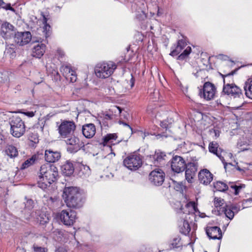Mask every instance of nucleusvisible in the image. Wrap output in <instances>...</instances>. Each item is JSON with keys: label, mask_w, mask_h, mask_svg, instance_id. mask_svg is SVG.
Segmentation results:
<instances>
[{"label": "nucleus", "mask_w": 252, "mask_h": 252, "mask_svg": "<svg viewBox=\"0 0 252 252\" xmlns=\"http://www.w3.org/2000/svg\"><path fill=\"white\" fill-rule=\"evenodd\" d=\"M36 110H32V111H25L21 112V113L23 114L24 115L29 117V118H32L33 117L36 113Z\"/></svg>", "instance_id": "a18cd8bd"}, {"label": "nucleus", "mask_w": 252, "mask_h": 252, "mask_svg": "<svg viewBox=\"0 0 252 252\" xmlns=\"http://www.w3.org/2000/svg\"><path fill=\"white\" fill-rule=\"evenodd\" d=\"M54 1L57 2V4L58 5V7H59L61 5H62L65 2L66 0H54Z\"/></svg>", "instance_id": "5fc2aeb1"}, {"label": "nucleus", "mask_w": 252, "mask_h": 252, "mask_svg": "<svg viewBox=\"0 0 252 252\" xmlns=\"http://www.w3.org/2000/svg\"><path fill=\"white\" fill-rule=\"evenodd\" d=\"M191 48L190 46H187V44L184 39L178 41L177 44L174 49L170 53L172 56H175L180 54L178 56L179 60H184L190 53Z\"/></svg>", "instance_id": "39448f33"}, {"label": "nucleus", "mask_w": 252, "mask_h": 252, "mask_svg": "<svg viewBox=\"0 0 252 252\" xmlns=\"http://www.w3.org/2000/svg\"><path fill=\"white\" fill-rule=\"evenodd\" d=\"M164 173L159 169L152 171L149 175V180L155 186H161L164 181Z\"/></svg>", "instance_id": "ddd939ff"}, {"label": "nucleus", "mask_w": 252, "mask_h": 252, "mask_svg": "<svg viewBox=\"0 0 252 252\" xmlns=\"http://www.w3.org/2000/svg\"><path fill=\"white\" fill-rule=\"evenodd\" d=\"M32 248L33 252H47L48 251L46 248L40 247L36 245H33Z\"/></svg>", "instance_id": "ea45409f"}, {"label": "nucleus", "mask_w": 252, "mask_h": 252, "mask_svg": "<svg viewBox=\"0 0 252 252\" xmlns=\"http://www.w3.org/2000/svg\"><path fill=\"white\" fill-rule=\"evenodd\" d=\"M112 110L115 113H117L118 111V114H120L122 112V109L118 106H114Z\"/></svg>", "instance_id": "3c124183"}, {"label": "nucleus", "mask_w": 252, "mask_h": 252, "mask_svg": "<svg viewBox=\"0 0 252 252\" xmlns=\"http://www.w3.org/2000/svg\"><path fill=\"white\" fill-rule=\"evenodd\" d=\"M62 222L67 226L73 224L76 219V213L70 210H63L58 214Z\"/></svg>", "instance_id": "1a4fd4ad"}, {"label": "nucleus", "mask_w": 252, "mask_h": 252, "mask_svg": "<svg viewBox=\"0 0 252 252\" xmlns=\"http://www.w3.org/2000/svg\"><path fill=\"white\" fill-rule=\"evenodd\" d=\"M183 219L181 220L179 224L180 231L182 234L187 235L190 231V226L189 222L188 216H180Z\"/></svg>", "instance_id": "393cba45"}, {"label": "nucleus", "mask_w": 252, "mask_h": 252, "mask_svg": "<svg viewBox=\"0 0 252 252\" xmlns=\"http://www.w3.org/2000/svg\"><path fill=\"white\" fill-rule=\"evenodd\" d=\"M221 211L224 212L226 217L230 220H232L233 218L234 212L230 207L226 206V207H222Z\"/></svg>", "instance_id": "f704fd0d"}, {"label": "nucleus", "mask_w": 252, "mask_h": 252, "mask_svg": "<svg viewBox=\"0 0 252 252\" xmlns=\"http://www.w3.org/2000/svg\"><path fill=\"white\" fill-rule=\"evenodd\" d=\"M216 92V89L214 84L210 82H206L203 86V91H200L199 94L201 97L209 100L213 99Z\"/></svg>", "instance_id": "f8f14e48"}, {"label": "nucleus", "mask_w": 252, "mask_h": 252, "mask_svg": "<svg viewBox=\"0 0 252 252\" xmlns=\"http://www.w3.org/2000/svg\"><path fill=\"white\" fill-rule=\"evenodd\" d=\"M222 93L234 99L237 98L242 99L243 97L242 90L235 84L231 85L227 84L223 85Z\"/></svg>", "instance_id": "6e6552de"}, {"label": "nucleus", "mask_w": 252, "mask_h": 252, "mask_svg": "<svg viewBox=\"0 0 252 252\" xmlns=\"http://www.w3.org/2000/svg\"><path fill=\"white\" fill-rule=\"evenodd\" d=\"M10 132L15 137H20L25 132V125L19 117H13L10 121Z\"/></svg>", "instance_id": "20e7f679"}, {"label": "nucleus", "mask_w": 252, "mask_h": 252, "mask_svg": "<svg viewBox=\"0 0 252 252\" xmlns=\"http://www.w3.org/2000/svg\"><path fill=\"white\" fill-rule=\"evenodd\" d=\"M25 208L28 210H31L33 206V201L32 199H27L25 202Z\"/></svg>", "instance_id": "79ce46f5"}, {"label": "nucleus", "mask_w": 252, "mask_h": 252, "mask_svg": "<svg viewBox=\"0 0 252 252\" xmlns=\"http://www.w3.org/2000/svg\"><path fill=\"white\" fill-rule=\"evenodd\" d=\"M6 53H10L9 56L10 58H13L15 57L16 53L14 49L10 47L7 49Z\"/></svg>", "instance_id": "49530a36"}, {"label": "nucleus", "mask_w": 252, "mask_h": 252, "mask_svg": "<svg viewBox=\"0 0 252 252\" xmlns=\"http://www.w3.org/2000/svg\"><path fill=\"white\" fill-rule=\"evenodd\" d=\"M142 164L140 156L136 154H131L123 160V164L130 170H136L141 167Z\"/></svg>", "instance_id": "0eeeda50"}, {"label": "nucleus", "mask_w": 252, "mask_h": 252, "mask_svg": "<svg viewBox=\"0 0 252 252\" xmlns=\"http://www.w3.org/2000/svg\"><path fill=\"white\" fill-rule=\"evenodd\" d=\"M84 170H86V174L89 175L90 174V169L89 166H84Z\"/></svg>", "instance_id": "13d9d810"}, {"label": "nucleus", "mask_w": 252, "mask_h": 252, "mask_svg": "<svg viewBox=\"0 0 252 252\" xmlns=\"http://www.w3.org/2000/svg\"><path fill=\"white\" fill-rule=\"evenodd\" d=\"M214 187L216 190L220 191H224L228 189L227 185L221 181H217L214 183Z\"/></svg>", "instance_id": "2f4dec72"}, {"label": "nucleus", "mask_w": 252, "mask_h": 252, "mask_svg": "<svg viewBox=\"0 0 252 252\" xmlns=\"http://www.w3.org/2000/svg\"><path fill=\"white\" fill-rule=\"evenodd\" d=\"M230 207L232 210H233L234 213H237L239 211V208L237 205H232Z\"/></svg>", "instance_id": "864d4df0"}, {"label": "nucleus", "mask_w": 252, "mask_h": 252, "mask_svg": "<svg viewBox=\"0 0 252 252\" xmlns=\"http://www.w3.org/2000/svg\"><path fill=\"white\" fill-rule=\"evenodd\" d=\"M62 168L63 172L66 176H70L73 173L74 167L73 164L69 161H66V163L62 166Z\"/></svg>", "instance_id": "c85d7f7f"}, {"label": "nucleus", "mask_w": 252, "mask_h": 252, "mask_svg": "<svg viewBox=\"0 0 252 252\" xmlns=\"http://www.w3.org/2000/svg\"><path fill=\"white\" fill-rule=\"evenodd\" d=\"M243 145V144H242V142H239L238 143V146L239 147H242Z\"/></svg>", "instance_id": "338daca9"}, {"label": "nucleus", "mask_w": 252, "mask_h": 252, "mask_svg": "<svg viewBox=\"0 0 252 252\" xmlns=\"http://www.w3.org/2000/svg\"><path fill=\"white\" fill-rule=\"evenodd\" d=\"M195 174H196L195 173L190 172V171L186 169V172H185V177H186V180L189 182H191V180L195 176Z\"/></svg>", "instance_id": "58836bf2"}, {"label": "nucleus", "mask_w": 252, "mask_h": 252, "mask_svg": "<svg viewBox=\"0 0 252 252\" xmlns=\"http://www.w3.org/2000/svg\"><path fill=\"white\" fill-rule=\"evenodd\" d=\"M61 158V153L52 150H46L45 152V159L49 163L55 162Z\"/></svg>", "instance_id": "5701e85b"}, {"label": "nucleus", "mask_w": 252, "mask_h": 252, "mask_svg": "<svg viewBox=\"0 0 252 252\" xmlns=\"http://www.w3.org/2000/svg\"><path fill=\"white\" fill-rule=\"evenodd\" d=\"M224 200L220 198L215 197L214 199V205L216 208L220 207L223 204Z\"/></svg>", "instance_id": "a19ab883"}, {"label": "nucleus", "mask_w": 252, "mask_h": 252, "mask_svg": "<svg viewBox=\"0 0 252 252\" xmlns=\"http://www.w3.org/2000/svg\"><path fill=\"white\" fill-rule=\"evenodd\" d=\"M135 16L137 19L141 20L146 17L145 13L142 10L138 11L135 13Z\"/></svg>", "instance_id": "c03bdc74"}, {"label": "nucleus", "mask_w": 252, "mask_h": 252, "mask_svg": "<svg viewBox=\"0 0 252 252\" xmlns=\"http://www.w3.org/2000/svg\"><path fill=\"white\" fill-rule=\"evenodd\" d=\"M36 160V156H33L32 158L25 160L22 164L21 169H25L32 165Z\"/></svg>", "instance_id": "72a5a7b5"}, {"label": "nucleus", "mask_w": 252, "mask_h": 252, "mask_svg": "<svg viewBox=\"0 0 252 252\" xmlns=\"http://www.w3.org/2000/svg\"><path fill=\"white\" fill-rule=\"evenodd\" d=\"M213 175L207 169L201 170L198 174V179L200 183L207 185L213 179Z\"/></svg>", "instance_id": "aec40b11"}, {"label": "nucleus", "mask_w": 252, "mask_h": 252, "mask_svg": "<svg viewBox=\"0 0 252 252\" xmlns=\"http://www.w3.org/2000/svg\"><path fill=\"white\" fill-rule=\"evenodd\" d=\"M4 137L2 134H0V145L2 144L3 143H4Z\"/></svg>", "instance_id": "bf43d9fd"}, {"label": "nucleus", "mask_w": 252, "mask_h": 252, "mask_svg": "<svg viewBox=\"0 0 252 252\" xmlns=\"http://www.w3.org/2000/svg\"><path fill=\"white\" fill-rule=\"evenodd\" d=\"M63 197L67 206L69 208L78 209L83 205V194L76 187H65L63 189Z\"/></svg>", "instance_id": "f03ea898"}, {"label": "nucleus", "mask_w": 252, "mask_h": 252, "mask_svg": "<svg viewBox=\"0 0 252 252\" xmlns=\"http://www.w3.org/2000/svg\"><path fill=\"white\" fill-rule=\"evenodd\" d=\"M117 67L116 64L113 62H103L95 66L94 72L97 77L105 79L110 76Z\"/></svg>", "instance_id": "7ed1b4c3"}, {"label": "nucleus", "mask_w": 252, "mask_h": 252, "mask_svg": "<svg viewBox=\"0 0 252 252\" xmlns=\"http://www.w3.org/2000/svg\"><path fill=\"white\" fill-rule=\"evenodd\" d=\"M198 165L196 162H189L186 164L185 168L190 171V172L196 174L197 170Z\"/></svg>", "instance_id": "c9c22d12"}, {"label": "nucleus", "mask_w": 252, "mask_h": 252, "mask_svg": "<svg viewBox=\"0 0 252 252\" xmlns=\"http://www.w3.org/2000/svg\"><path fill=\"white\" fill-rule=\"evenodd\" d=\"M55 252H67V250L63 247H60L55 250Z\"/></svg>", "instance_id": "603ef678"}, {"label": "nucleus", "mask_w": 252, "mask_h": 252, "mask_svg": "<svg viewBox=\"0 0 252 252\" xmlns=\"http://www.w3.org/2000/svg\"><path fill=\"white\" fill-rule=\"evenodd\" d=\"M186 163L183 158L180 156H174L171 160V167L173 171L180 173L185 169Z\"/></svg>", "instance_id": "2eb2a0df"}, {"label": "nucleus", "mask_w": 252, "mask_h": 252, "mask_svg": "<svg viewBox=\"0 0 252 252\" xmlns=\"http://www.w3.org/2000/svg\"><path fill=\"white\" fill-rule=\"evenodd\" d=\"M29 138L30 141L34 143H36L38 142V138L36 134H32V135L29 137Z\"/></svg>", "instance_id": "de8ad7c7"}, {"label": "nucleus", "mask_w": 252, "mask_h": 252, "mask_svg": "<svg viewBox=\"0 0 252 252\" xmlns=\"http://www.w3.org/2000/svg\"><path fill=\"white\" fill-rule=\"evenodd\" d=\"M117 136L115 133L108 134L103 138L104 146L110 147L114 140H115Z\"/></svg>", "instance_id": "7c9ffc66"}, {"label": "nucleus", "mask_w": 252, "mask_h": 252, "mask_svg": "<svg viewBox=\"0 0 252 252\" xmlns=\"http://www.w3.org/2000/svg\"><path fill=\"white\" fill-rule=\"evenodd\" d=\"M44 22L46 23V18H44ZM50 29V26L47 24H45L43 28V32H45V36L47 37L49 35V31Z\"/></svg>", "instance_id": "37998d69"}, {"label": "nucleus", "mask_w": 252, "mask_h": 252, "mask_svg": "<svg viewBox=\"0 0 252 252\" xmlns=\"http://www.w3.org/2000/svg\"><path fill=\"white\" fill-rule=\"evenodd\" d=\"M76 125L74 122L63 121L58 127L59 133L62 138H67L74 134Z\"/></svg>", "instance_id": "423d86ee"}, {"label": "nucleus", "mask_w": 252, "mask_h": 252, "mask_svg": "<svg viewBox=\"0 0 252 252\" xmlns=\"http://www.w3.org/2000/svg\"><path fill=\"white\" fill-rule=\"evenodd\" d=\"M124 125L125 126H126L128 127V129H129L131 131H132V128H131V127H130L128 125V124H126V123H124Z\"/></svg>", "instance_id": "e2e57ef3"}, {"label": "nucleus", "mask_w": 252, "mask_h": 252, "mask_svg": "<svg viewBox=\"0 0 252 252\" xmlns=\"http://www.w3.org/2000/svg\"><path fill=\"white\" fill-rule=\"evenodd\" d=\"M82 131L83 135L86 138H91L95 135L96 128L94 124H87L83 126Z\"/></svg>", "instance_id": "b1692460"}, {"label": "nucleus", "mask_w": 252, "mask_h": 252, "mask_svg": "<svg viewBox=\"0 0 252 252\" xmlns=\"http://www.w3.org/2000/svg\"><path fill=\"white\" fill-rule=\"evenodd\" d=\"M57 200V198L56 197H50L49 199V201H50L51 203H53Z\"/></svg>", "instance_id": "052dcab7"}, {"label": "nucleus", "mask_w": 252, "mask_h": 252, "mask_svg": "<svg viewBox=\"0 0 252 252\" xmlns=\"http://www.w3.org/2000/svg\"><path fill=\"white\" fill-rule=\"evenodd\" d=\"M16 33V29L14 27L8 22L2 24L0 28V34L6 40L14 38Z\"/></svg>", "instance_id": "9d476101"}, {"label": "nucleus", "mask_w": 252, "mask_h": 252, "mask_svg": "<svg viewBox=\"0 0 252 252\" xmlns=\"http://www.w3.org/2000/svg\"><path fill=\"white\" fill-rule=\"evenodd\" d=\"M171 123L172 122H170V123H167L166 121H163L160 122V125L163 128H167L168 127L169 124Z\"/></svg>", "instance_id": "8fccbe9b"}, {"label": "nucleus", "mask_w": 252, "mask_h": 252, "mask_svg": "<svg viewBox=\"0 0 252 252\" xmlns=\"http://www.w3.org/2000/svg\"><path fill=\"white\" fill-rule=\"evenodd\" d=\"M165 157L166 155L163 152L159 151H156L153 155L148 156V159L156 166H158L161 164Z\"/></svg>", "instance_id": "4be33fe9"}, {"label": "nucleus", "mask_w": 252, "mask_h": 252, "mask_svg": "<svg viewBox=\"0 0 252 252\" xmlns=\"http://www.w3.org/2000/svg\"><path fill=\"white\" fill-rule=\"evenodd\" d=\"M58 175L57 168L54 165L49 163L42 165L38 173V187L45 190L56 181Z\"/></svg>", "instance_id": "f257e3e1"}, {"label": "nucleus", "mask_w": 252, "mask_h": 252, "mask_svg": "<svg viewBox=\"0 0 252 252\" xmlns=\"http://www.w3.org/2000/svg\"><path fill=\"white\" fill-rule=\"evenodd\" d=\"M27 220L33 219L35 221L39 222L40 224H45L49 221V217L44 213L37 211L35 212H32L30 216L26 217Z\"/></svg>", "instance_id": "a211bd4d"}, {"label": "nucleus", "mask_w": 252, "mask_h": 252, "mask_svg": "<svg viewBox=\"0 0 252 252\" xmlns=\"http://www.w3.org/2000/svg\"><path fill=\"white\" fill-rule=\"evenodd\" d=\"M218 143L216 142H213L210 143L209 146V151L216 155L220 158L223 164L224 168L226 170V167L227 165L233 166V165L231 163H227L225 162L224 157L222 156V153L223 154V155L225 154L230 158L232 157V154L231 153L226 154L223 151H221V153L220 154L219 150H220V148L219 150H218Z\"/></svg>", "instance_id": "9b49d317"}, {"label": "nucleus", "mask_w": 252, "mask_h": 252, "mask_svg": "<svg viewBox=\"0 0 252 252\" xmlns=\"http://www.w3.org/2000/svg\"><path fill=\"white\" fill-rule=\"evenodd\" d=\"M230 187L234 190V194L238 195L241 190L245 188L244 184L231 185Z\"/></svg>", "instance_id": "e433bc0d"}, {"label": "nucleus", "mask_w": 252, "mask_h": 252, "mask_svg": "<svg viewBox=\"0 0 252 252\" xmlns=\"http://www.w3.org/2000/svg\"><path fill=\"white\" fill-rule=\"evenodd\" d=\"M6 155L10 158H13L18 156L17 148L12 145H7L5 149Z\"/></svg>", "instance_id": "bb28decb"}, {"label": "nucleus", "mask_w": 252, "mask_h": 252, "mask_svg": "<svg viewBox=\"0 0 252 252\" xmlns=\"http://www.w3.org/2000/svg\"><path fill=\"white\" fill-rule=\"evenodd\" d=\"M112 116H113V115H111V114H105L104 116V119L106 120H110L112 118Z\"/></svg>", "instance_id": "6e6d98bb"}, {"label": "nucleus", "mask_w": 252, "mask_h": 252, "mask_svg": "<svg viewBox=\"0 0 252 252\" xmlns=\"http://www.w3.org/2000/svg\"><path fill=\"white\" fill-rule=\"evenodd\" d=\"M236 169L237 170H238V171H242L243 170L242 169H241L238 166H237L236 167Z\"/></svg>", "instance_id": "774afa93"}, {"label": "nucleus", "mask_w": 252, "mask_h": 252, "mask_svg": "<svg viewBox=\"0 0 252 252\" xmlns=\"http://www.w3.org/2000/svg\"><path fill=\"white\" fill-rule=\"evenodd\" d=\"M181 239L179 236H176L171 241V245L173 248H178L182 246Z\"/></svg>", "instance_id": "473e14b6"}, {"label": "nucleus", "mask_w": 252, "mask_h": 252, "mask_svg": "<svg viewBox=\"0 0 252 252\" xmlns=\"http://www.w3.org/2000/svg\"><path fill=\"white\" fill-rule=\"evenodd\" d=\"M211 134H214V136L217 138L220 136V131L217 129H212L210 130Z\"/></svg>", "instance_id": "09e8293b"}, {"label": "nucleus", "mask_w": 252, "mask_h": 252, "mask_svg": "<svg viewBox=\"0 0 252 252\" xmlns=\"http://www.w3.org/2000/svg\"><path fill=\"white\" fill-rule=\"evenodd\" d=\"M206 232L210 239L220 240L222 238V233L220 228L218 226H208Z\"/></svg>", "instance_id": "412c9836"}, {"label": "nucleus", "mask_w": 252, "mask_h": 252, "mask_svg": "<svg viewBox=\"0 0 252 252\" xmlns=\"http://www.w3.org/2000/svg\"><path fill=\"white\" fill-rule=\"evenodd\" d=\"M58 53L61 57H62L64 55L63 52V51H62L61 50H59Z\"/></svg>", "instance_id": "680f3d73"}, {"label": "nucleus", "mask_w": 252, "mask_h": 252, "mask_svg": "<svg viewBox=\"0 0 252 252\" xmlns=\"http://www.w3.org/2000/svg\"><path fill=\"white\" fill-rule=\"evenodd\" d=\"M244 89L246 96L252 99V78H250L246 81Z\"/></svg>", "instance_id": "cd10ccee"}, {"label": "nucleus", "mask_w": 252, "mask_h": 252, "mask_svg": "<svg viewBox=\"0 0 252 252\" xmlns=\"http://www.w3.org/2000/svg\"><path fill=\"white\" fill-rule=\"evenodd\" d=\"M45 45L42 43H38L34 46L32 50V55L33 57L40 58L45 53Z\"/></svg>", "instance_id": "a878e982"}, {"label": "nucleus", "mask_w": 252, "mask_h": 252, "mask_svg": "<svg viewBox=\"0 0 252 252\" xmlns=\"http://www.w3.org/2000/svg\"><path fill=\"white\" fill-rule=\"evenodd\" d=\"M236 70H233L226 74H220L223 78V85L228 84L229 85L234 84L233 83V75L235 73Z\"/></svg>", "instance_id": "c756f323"}, {"label": "nucleus", "mask_w": 252, "mask_h": 252, "mask_svg": "<svg viewBox=\"0 0 252 252\" xmlns=\"http://www.w3.org/2000/svg\"><path fill=\"white\" fill-rule=\"evenodd\" d=\"M240 149L241 150V151H246V150H248V148H240Z\"/></svg>", "instance_id": "69168bd1"}, {"label": "nucleus", "mask_w": 252, "mask_h": 252, "mask_svg": "<svg viewBox=\"0 0 252 252\" xmlns=\"http://www.w3.org/2000/svg\"><path fill=\"white\" fill-rule=\"evenodd\" d=\"M131 79L130 80V87L132 88L134 85V79L132 75H131Z\"/></svg>", "instance_id": "4d7b16f0"}, {"label": "nucleus", "mask_w": 252, "mask_h": 252, "mask_svg": "<svg viewBox=\"0 0 252 252\" xmlns=\"http://www.w3.org/2000/svg\"><path fill=\"white\" fill-rule=\"evenodd\" d=\"M0 6L6 10H9L13 12L15 11V9L11 6L10 3H6L3 0H0Z\"/></svg>", "instance_id": "4c0bfd02"}, {"label": "nucleus", "mask_w": 252, "mask_h": 252, "mask_svg": "<svg viewBox=\"0 0 252 252\" xmlns=\"http://www.w3.org/2000/svg\"><path fill=\"white\" fill-rule=\"evenodd\" d=\"M149 135V133L148 132H145L144 133V135L143 136V138L144 139L146 136H147V135Z\"/></svg>", "instance_id": "0e129e2a"}, {"label": "nucleus", "mask_w": 252, "mask_h": 252, "mask_svg": "<svg viewBox=\"0 0 252 252\" xmlns=\"http://www.w3.org/2000/svg\"><path fill=\"white\" fill-rule=\"evenodd\" d=\"M60 70L65 78L70 82H75L77 80V75L74 70L69 65H62Z\"/></svg>", "instance_id": "6ab92c4d"}, {"label": "nucleus", "mask_w": 252, "mask_h": 252, "mask_svg": "<svg viewBox=\"0 0 252 252\" xmlns=\"http://www.w3.org/2000/svg\"><path fill=\"white\" fill-rule=\"evenodd\" d=\"M31 39L32 35L30 32H17L14 36L13 40L17 45L23 46L28 43Z\"/></svg>", "instance_id": "dca6fc26"}, {"label": "nucleus", "mask_w": 252, "mask_h": 252, "mask_svg": "<svg viewBox=\"0 0 252 252\" xmlns=\"http://www.w3.org/2000/svg\"><path fill=\"white\" fill-rule=\"evenodd\" d=\"M181 212L179 213L180 216H188V219L194 217V213L197 208L194 202H189L187 203L184 208H181Z\"/></svg>", "instance_id": "f3484780"}, {"label": "nucleus", "mask_w": 252, "mask_h": 252, "mask_svg": "<svg viewBox=\"0 0 252 252\" xmlns=\"http://www.w3.org/2000/svg\"><path fill=\"white\" fill-rule=\"evenodd\" d=\"M63 139H64V141L68 145L67 148V152L70 153H74L77 152L80 149V140L74 134L71 135V136H68L67 138H63Z\"/></svg>", "instance_id": "4468645a"}]
</instances>
